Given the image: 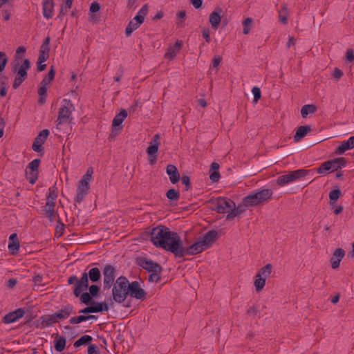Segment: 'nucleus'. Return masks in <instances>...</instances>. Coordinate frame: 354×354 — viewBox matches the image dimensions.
I'll return each mask as SVG.
<instances>
[{
  "label": "nucleus",
  "mask_w": 354,
  "mask_h": 354,
  "mask_svg": "<svg viewBox=\"0 0 354 354\" xmlns=\"http://www.w3.org/2000/svg\"><path fill=\"white\" fill-rule=\"evenodd\" d=\"M148 233L150 241L156 247L172 253L174 256L179 245L180 236L178 233L171 232L165 225H158Z\"/></svg>",
  "instance_id": "nucleus-1"
},
{
  "label": "nucleus",
  "mask_w": 354,
  "mask_h": 354,
  "mask_svg": "<svg viewBox=\"0 0 354 354\" xmlns=\"http://www.w3.org/2000/svg\"><path fill=\"white\" fill-rule=\"evenodd\" d=\"M10 67L12 73L15 75L12 88L16 90L28 78V71L31 67V62L28 59H24L22 64H20L18 57L16 56L15 60L11 62Z\"/></svg>",
  "instance_id": "nucleus-2"
},
{
  "label": "nucleus",
  "mask_w": 354,
  "mask_h": 354,
  "mask_svg": "<svg viewBox=\"0 0 354 354\" xmlns=\"http://www.w3.org/2000/svg\"><path fill=\"white\" fill-rule=\"evenodd\" d=\"M101 273L98 268H91L88 272H84L80 279L79 284L73 290V294L78 297L80 294L88 288V279L96 283L100 280Z\"/></svg>",
  "instance_id": "nucleus-3"
},
{
  "label": "nucleus",
  "mask_w": 354,
  "mask_h": 354,
  "mask_svg": "<svg viewBox=\"0 0 354 354\" xmlns=\"http://www.w3.org/2000/svg\"><path fill=\"white\" fill-rule=\"evenodd\" d=\"M129 281L121 276L117 279L112 289L113 300L119 304L123 303L128 296Z\"/></svg>",
  "instance_id": "nucleus-4"
},
{
  "label": "nucleus",
  "mask_w": 354,
  "mask_h": 354,
  "mask_svg": "<svg viewBox=\"0 0 354 354\" xmlns=\"http://www.w3.org/2000/svg\"><path fill=\"white\" fill-rule=\"evenodd\" d=\"M178 248L176 252L175 257L181 258L185 255H195L201 253L207 248L203 245L202 241L198 239V241L192 244L189 247H185L183 242L180 239L179 241Z\"/></svg>",
  "instance_id": "nucleus-5"
},
{
  "label": "nucleus",
  "mask_w": 354,
  "mask_h": 354,
  "mask_svg": "<svg viewBox=\"0 0 354 354\" xmlns=\"http://www.w3.org/2000/svg\"><path fill=\"white\" fill-rule=\"evenodd\" d=\"M310 172V170L303 169L290 171L288 174L279 176L277 179V184L280 187H283L290 183L299 180L308 175Z\"/></svg>",
  "instance_id": "nucleus-6"
},
{
  "label": "nucleus",
  "mask_w": 354,
  "mask_h": 354,
  "mask_svg": "<svg viewBox=\"0 0 354 354\" xmlns=\"http://www.w3.org/2000/svg\"><path fill=\"white\" fill-rule=\"evenodd\" d=\"M64 101L66 102V104L62 106L58 112V117L56 120V126L57 129L63 124H69L72 119L71 109L73 108V105L69 100H65Z\"/></svg>",
  "instance_id": "nucleus-7"
},
{
  "label": "nucleus",
  "mask_w": 354,
  "mask_h": 354,
  "mask_svg": "<svg viewBox=\"0 0 354 354\" xmlns=\"http://www.w3.org/2000/svg\"><path fill=\"white\" fill-rule=\"evenodd\" d=\"M212 209L218 214L228 213L234 207V202L227 198L219 197L212 202Z\"/></svg>",
  "instance_id": "nucleus-8"
},
{
  "label": "nucleus",
  "mask_w": 354,
  "mask_h": 354,
  "mask_svg": "<svg viewBox=\"0 0 354 354\" xmlns=\"http://www.w3.org/2000/svg\"><path fill=\"white\" fill-rule=\"evenodd\" d=\"M90 182L85 179H80L78 182L76 196L74 199L75 203L80 204L84 199V198L88 194L90 189ZM76 207V204H75Z\"/></svg>",
  "instance_id": "nucleus-9"
},
{
  "label": "nucleus",
  "mask_w": 354,
  "mask_h": 354,
  "mask_svg": "<svg viewBox=\"0 0 354 354\" xmlns=\"http://www.w3.org/2000/svg\"><path fill=\"white\" fill-rule=\"evenodd\" d=\"M137 299L144 300L146 299L147 293L140 287V283L137 281L129 282L128 295Z\"/></svg>",
  "instance_id": "nucleus-10"
},
{
  "label": "nucleus",
  "mask_w": 354,
  "mask_h": 354,
  "mask_svg": "<svg viewBox=\"0 0 354 354\" xmlns=\"http://www.w3.org/2000/svg\"><path fill=\"white\" fill-rule=\"evenodd\" d=\"M115 270L111 265H106L103 269L104 275V289H109L115 279Z\"/></svg>",
  "instance_id": "nucleus-11"
},
{
  "label": "nucleus",
  "mask_w": 354,
  "mask_h": 354,
  "mask_svg": "<svg viewBox=\"0 0 354 354\" xmlns=\"http://www.w3.org/2000/svg\"><path fill=\"white\" fill-rule=\"evenodd\" d=\"M127 111L125 109H122L113 118L112 122V131L111 136L117 135L122 129L120 125L124 120L127 117Z\"/></svg>",
  "instance_id": "nucleus-12"
},
{
  "label": "nucleus",
  "mask_w": 354,
  "mask_h": 354,
  "mask_svg": "<svg viewBox=\"0 0 354 354\" xmlns=\"http://www.w3.org/2000/svg\"><path fill=\"white\" fill-rule=\"evenodd\" d=\"M50 134L48 129H44L39 132V133L35 138L32 149L34 151L40 152L43 151L44 148L42 145L44 144Z\"/></svg>",
  "instance_id": "nucleus-13"
},
{
  "label": "nucleus",
  "mask_w": 354,
  "mask_h": 354,
  "mask_svg": "<svg viewBox=\"0 0 354 354\" xmlns=\"http://www.w3.org/2000/svg\"><path fill=\"white\" fill-rule=\"evenodd\" d=\"M218 239V232L214 230H209L203 236L199 237V239L203 243V245L208 249L212 247V244Z\"/></svg>",
  "instance_id": "nucleus-14"
},
{
  "label": "nucleus",
  "mask_w": 354,
  "mask_h": 354,
  "mask_svg": "<svg viewBox=\"0 0 354 354\" xmlns=\"http://www.w3.org/2000/svg\"><path fill=\"white\" fill-rule=\"evenodd\" d=\"M74 308L73 305L68 304L65 305L60 310L54 313V317L56 319H65L68 317L71 314H75Z\"/></svg>",
  "instance_id": "nucleus-15"
},
{
  "label": "nucleus",
  "mask_w": 354,
  "mask_h": 354,
  "mask_svg": "<svg viewBox=\"0 0 354 354\" xmlns=\"http://www.w3.org/2000/svg\"><path fill=\"white\" fill-rule=\"evenodd\" d=\"M54 0H43L42 10L43 16L46 19H50L53 16Z\"/></svg>",
  "instance_id": "nucleus-16"
},
{
  "label": "nucleus",
  "mask_w": 354,
  "mask_h": 354,
  "mask_svg": "<svg viewBox=\"0 0 354 354\" xmlns=\"http://www.w3.org/2000/svg\"><path fill=\"white\" fill-rule=\"evenodd\" d=\"M166 173L169 176L172 184H176L180 179V173L177 167L174 165H168L166 167Z\"/></svg>",
  "instance_id": "nucleus-17"
},
{
  "label": "nucleus",
  "mask_w": 354,
  "mask_h": 354,
  "mask_svg": "<svg viewBox=\"0 0 354 354\" xmlns=\"http://www.w3.org/2000/svg\"><path fill=\"white\" fill-rule=\"evenodd\" d=\"M354 148V136L350 137L347 140L343 141L341 145L335 149L336 154H342L346 151Z\"/></svg>",
  "instance_id": "nucleus-18"
},
{
  "label": "nucleus",
  "mask_w": 354,
  "mask_h": 354,
  "mask_svg": "<svg viewBox=\"0 0 354 354\" xmlns=\"http://www.w3.org/2000/svg\"><path fill=\"white\" fill-rule=\"evenodd\" d=\"M258 198L257 195L254 191L243 198V204L245 207L257 206L261 203Z\"/></svg>",
  "instance_id": "nucleus-19"
},
{
  "label": "nucleus",
  "mask_w": 354,
  "mask_h": 354,
  "mask_svg": "<svg viewBox=\"0 0 354 354\" xmlns=\"http://www.w3.org/2000/svg\"><path fill=\"white\" fill-rule=\"evenodd\" d=\"M222 9L218 8L216 11L212 12L209 15V23L213 29L216 30L221 21V13Z\"/></svg>",
  "instance_id": "nucleus-20"
},
{
  "label": "nucleus",
  "mask_w": 354,
  "mask_h": 354,
  "mask_svg": "<svg viewBox=\"0 0 354 354\" xmlns=\"http://www.w3.org/2000/svg\"><path fill=\"white\" fill-rule=\"evenodd\" d=\"M159 263L147 258H140L138 260V265L147 271H151L152 269H157Z\"/></svg>",
  "instance_id": "nucleus-21"
},
{
  "label": "nucleus",
  "mask_w": 354,
  "mask_h": 354,
  "mask_svg": "<svg viewBox=\"0 0 354 354\" xmlns=\"http://www.w3.org/2000/svg\"><path fill=\"white\" fill-rule=\"evenodd\" d=\"M183 42L181 41H176L175 44L173 46L169 47L167 49V51L165 54V58L172 59H174L176 54L180 51L182 48Z\"/></svg>",
  "instance_id": "nucleus-22"
},
{
  "label": "nucleus",
  "mask_w": 354,
  "mask_h": 354,
  "mask_svg": "<svg viewBox=\"0 0 354 354\" xmlns=\"http://www.w3.org/2000/svg\"><path fill=\"white\" fill-rule=\"evenodd\" d=\"M310 131L311 127L309 125L300 126L293 136L294 141L299 142L302 138H304Z\"/></svg>",
  "instance_id": "nucleus-23"
},
{
  "label": "nucleus",
  "mask_w": 354,
  "mask_h": 354,
  "mask_svg": "<svg viewBox=\"0 0 354 354\" xmlns=\"http://www.w3.org/2000/svg\"><path fill=\"white\" fill-rule=\"evenodd\" d=\"M254 192L259 198L258 199L261 201V203L268 202L272 198L273 194V192L270 189H263Z\"/></svg>",
  "instance_id": "nucleus-24"
},
{
  "label": "nucleus",
  "mask_w": 354,
  "mask_h": 354,
  "mask_svg": "<svg viewBox=\"0 0 354 354\" xmlns=\"http://www.w3.org/2000/svg\"><path fill=\"white\" fill-rule=\"evenodd\" d=\"M66 344V337L57 334L54 339V347L57 352H62L64 350Z\"/></svg>",
  "instance_id": "nucleus-25"
},
{
  "label": "nucleus",
  "mask_w": 354,
  "mask_h": 354,
  "mask_svg": "<svg viewBox=\"0 0 354 354\" xmlns=\"http://www.w3.org/2000/svg\"><path fill=\"white\" fill-rule=\"evenodd\" d=\"M331 162V171H338L342 168L344 167L346 164V160L344 158H336L330 160Z\"/></svg>",
  "instance_id": "nucleus-26"
},
{
  "label": "nucleus",
  "mask_w": 354,
  "mask_h": 354,
  "mask_svg": "<svg viewBox=\"0 0 354 354\" xmlns=\"http://www.w3.org/2000/svg\"><path fill=\"white\" fill-rule=\"evenodd\" d=\"M245 208L246 207L243 205V204L236 207V204L234 203V207L232 208L231 212L227 214L226 220L231 221L235 216H239L245 211Z\"/></svg>",
  "instance_id": "nucleus-27"
},
{
  "label": "nucleus",
  "mask_w": 354,
  "mask_h": 354,
  "mask_svg": "<svg viewBox=\"0 0 354 354\" xmlns=\"http://www.w3.org/2000/svg\"><path fill=\"white\" fill-rule=\"evenodd\" d=\"M91 306L93 313L108 311L109 308L108 304L105 301L96 302L94 301V302L91 304Z\"/></svg>",
  "instance_id": "nucleus-28"
},
{
  "label": "nucleus",
  "mask_w": 354,
  "mask_h": 354,
  "mask_svg": "<svg viewBox=\"0 0 354 354\" xmlns=\"http://www.w3.org/2000/svg\"><path fill=\"white\" fill-rule=\"evenodd\" d=\"M41 328L49 327L53 324L59 322V321L56 319L55 317H54V313L50 316H42L41 317Z\"/></svg>",
  "instance_id": "nucleus-29"
},
{
  "label": "nucleus",
  "mask_w": 354,
  "mask_h": 354,
  "mask_svg": "<svg viewBox=\"0 0 354 354\" xmlns=\"http://www.w3.org/2000/svg\"><path fill=\"white\" fill-rule=\"evenodd\" d=\"M272 269V266L270 263H268L259 270V271L256 274L255 277H260L265 278V279L266 280V279L271 274Z\"/></svg>",
  "instance_id": "nucleus-30"
},
{
  "label": "nucleus",
  "mask_w": 354,
  "mask_h": 354,
  "mask_svg": "<svg viewBox=\"0 0 354 354\" xmlns=\"http://www.w3.org/2000/svg\"><path fill=\"white\" fill-rule=\"evenodd\" d=\"M317 111V106L315 104H305L301 107V115L303 118H307L310 113H314Z\"/></svg>",
  "instance_id": "nucleus-31"
},
{
  "label": "nucleus",
  "mask_w": 354,
  "mask_h": 354,
  "mask_svg": "<svg viewBox=\"0 0 354 354\" xmlns=\"http://www.w3.org/2000/svg\"><path fill=\"white\" fill-rule=\"evenodd\" d=\"M330 171H331V162L330 160L322 162L320 166L317 168V172L322 176H326Z\"/></svg>",
  "instance_id": "nucleus-32"
},
{
  "label": "nucleus",
  "mask_w": 354,
  "mask_h": 354,
  "mask_svg": "<svg viewBox=\"0 0 354 354\" xmlns=\"http://www.w3.org/2000/svg\"><path fill=\"white\" fill-rule=\"evenodd\" d=\"M92 341L93 337L91 336L84 335L82 336L80 339H78L77 341H75L74 342L73 346L77 348L82 345H88L90 344Z\"/></svg>",
  "instance_id": "nucleus-33"
},
{
  "label": "nucleus",
  "mask_w": 354,
  "mask_h": 354,
  "mask_svg": "<svg viewBox=\"0 0 354 354\" xmlns=\"http://www.w3.org/2000/svg\"><path fill=\"white\" fill-rule=\"evenodd\" d=\"M55 75V70L54 66H51L50 68L46 75V76L44 77V78L41 82V84L47 85L48 86L51 81L53 80Z\"/></svg>",
  "instance_id": "nucleus-34"
},
{
  "label": "nucleus",
  "mask_w": 354,
  "mask_h": 354,
  "mask_svg": "<svg viewBox=\"0 0 354 354\" xmlns=\"http://www.w3.org/2000/svg\"><path fill=\"white\" fill-rule=\"evenodd\" d=\"M342 192L339 189H333L329 193L330 205L334 207L335 202L341 196Z\"/></svg>",
  "instance_id": "nucleus-35"
},
{
  "label": "nucleus",
  "mask_w": 354,
  "mask_h": 354,
  "mask_svg": "<svg viewBox=\"0 0 354 354\" xmlns=\"http://www.w3.org/2000/svg\"><path fill=\"white\" fill-rule=\"evenodd\" d=\"M279 19L283 24L288 23V9L286 5H283L279 11Z\"/></svg>",
  "instance_id": "nucleus-36"
},
{
  "label": "nucleus",
  "mask_w": 354,
  "mask_h": 354,
  "mask_svg": "<svg viewBox=\"0 0 354 354\" xmlns=\"http://www.w3.org/2000/svg\"><path fill=\"white\" fill-rule=\"evenodd\" d=\"M166 197L170 201H178L180 198V192L175 189H170L167 192Z\"/></svg>",
  "instance_id": "nucleus-37"
},
{
  "label": "nucleus",
  "mask_w": 354,
  "mask_h": 354,
  "mask_svg": "<svg viewBox=\"0 0 354 354\" xmlns=\"http://www.w3.org/2000/svg\"><path fill=\"white\" fill-rule=\"evenodd\" d=\"M140 27V25L137 22H135L133 19L131 20L126 27L125 29V35L129 37L131 35V33L136 30L137 28Z\"/></svg>",
  "instance_id": "nucleus-38"
},
{
  "label": "nucleus",
  "mask_w": 354,
  "mask_h": 354,
  "mask_svg": "<svg viewBox=\"0 0 354 354\" xmlns=\"http://www.w3.org/2000/svg\"><path fill=\"white\" fill-rule=\"evenodd\" d=\"M80 301L82 303L85 305H91L94 301L93 300V297L88 292H82L80 295Z\"/></svg>",
  "instance_id": "nucleus-39"
},
{
  "label": "nucleus",
  "mask_w": 354,
  "mask_h": 354,
  "mask_svg": "<svg viewBox=\"0 0 354 354\" xmlns=\"http://www.w3.org/2000/svg\"><path fill=\"white\" fill-rule=\"evenodd\" d=\"M252 22H253L252 19L250 17L246 18L243 21V33L244 35H247L250 32L251 28H252Z\"/></svg>",
  "instance_id": "nucleus-40"
},
{
  "label": "nucleus",
  "mask_w": 354,
  "mask_h": 354,
  "mask_svg": "<svg viewBox=\"0 0 354 354\" xmlns=\"http://www.w3.org/2000/svg\"><path fill=\"white\" fill-rule=\"evenodd\" d=\"M41 162L40 159H35L32 160L27 166L26 170L29 169L31 171L39 173V166Z\"/></svg>",
  "instance_id": "nucleus-41"
},
{
  "label": "nucleus",
  "mask_w": 354,
  "mask_h": 354,
  "mask_svg": "<svg viewBox=\"0 0 354 354\" xmlns=\"http://www.w3.org/2000/svg\"><path fill=\"white\" fill-rule=\"evenodd\" d=\"M58 189L55 185L49 188L48 194L47 196V200L55 201L58 196Z\"/></svg>",
  "instance_id": "nucleus-42"
},
{
  "label": "nucleus",
  "mask_w": 354,
  "mask_h": 354,
  "mask_svg": "<svg viewBox=\"0 0 354 354\" xmlns=\"http://www.w3.org/2000/svg\"><path fill=\"white\" fill-rule=\"evenodd\" d=\"M26 179L28 180V182L33 185L36 183V181L38 179L39 177V173L31 171L30 173L28 172V171H26Z\"/></svg>",
  "instance_id": "nucleus-43"
},
{
  "label": "nucleus",
  "mask_w": 354,
  "mask_h": 354,
  "mask_svg": "<svg viewBox=\"0 0 354 354\" xmlns=\"http://www.w3.org/2000/svg\"><path fill=\"white\" fill-rule=\"evenodd\" d=\"M20 245L19 241H10L8 244V250L10 253L12 255H15L17 253L19 249Z\"/></svg>",
  "instance_id": "nucleus-44"
},
{
  "label": "nucleus",
  "mask_w": 354,
  "mask_h": 354,
  "mask_svg": "<svg viewBox=\"0 0 354 354\" xmlns=\"http://www.w3.org/2000/svg\"><path fill=\"white\" fill-rule=\"evenodd\" d=\"M266 284V279L263 277H255L254 280V286L256 288V290L259 292V290H262Z\"/></svg>",
  "instance_id": "nucleus-45"
},
{
  "label": "nucleus",
  "mask_w": 354,
  "mask_h": 354,
  "mask_svg": "<svg viewBox=\"0 0 354 354\" xmlns=\"http://www.w3.org/2000/svg\"><path fill=\"white\" fill-rule=\"evenodd\" d=\"M8 59L6 54L4 52H0V73H1L8 63Z\"/></svg>",
  "instance_id": "nucleus-46"
},
{
  "label": "nucleus",
  "mask_w": 354,
  "mask_h": 354,
  "mask_svg": "<svg viewBox=\"0 0 354 354\" xmlns=\"http://www.w3.org/2000/svg\"><path fill=\"white\" fill-rule=\"evenodd\" d=\"M49 53H50L49 50L43 49V48H40L39 55L37 61L44 62H46L49 58Z\"/></svg>",
  "instance_id": "nucleus-47"
},
{
  "label": "nucleus",
  "mask_w": 354,
  "mask_h": 354,
  "mask_svg": "<svg viewBox=\"0 0 354 354\" xmlns=\"http://www.w3.org/2000/svg\"><path fill=\"white\" fill-rule=\"evenodd\" d=\"M86 315H81L79 316H75V317H71L69 319V323L71 324H80V323H82L83 322H86Z\"/></svg>",
  "instance_id": "nucleus-48"
},
{
  "label": "nucleus",
  "mask_w": 354,
  "mask_h": 354,
  "mask_svg": "<svg viewBox=\"0 0 354 354\" xmlns=\"http://www.w3.org/2000/svg\"><path fill=\"white\" fill-rule=\"evenodd\" d=\"M3 321L5 324H11L17 321L14 314L12 312H10L6 314L3 318Z\"/></svg>",
  "instance_id": "nucleus-49"
},
{
  "label": "nucleus",
  "mask_w": 354,
  "mask_h": 354,
  "mask_svg": "<svg viewBox=\"0 0 354 354\" xmlns=\"http://www.w3.org/2000/svg\"><path fill=\"white\" fill-rule=\"evenodd\" d=\"M89 294L94 298H96L100 292V287L97 285H91L89 288Z\"/></svg>",
  "instance_id": "nucleus-50"
},
{
  "label": "nucleus",
  "mask_w": 354,
  "mask_h": 354,
  "mask_svg": "<svg viewBox=\"0 0 354 354\" xmlns=\"http://www.w3.org/2000/svg\"><path fill=\"white\" fill-rule=\"evenodd\" d=\"M252 92L254 95L253 102H257L261 97V93L260 88L259 87L254 86L252 89Z\"/></svg>",
  "instance_id": "nucleus-51"
},
{
  "label": "nucleus",
  "mask_w": 354,
  "mask_h": 354,
  "mask_svg": "<svg viewBox=\"0 0 354 354\" xmlns=\"http://www.w3.org/2000/svg\"><path fill=\"white\" fill-rule=\"evenodd\" d=\"M158 151V147H157V146L151 145L149 144V146L147 148L146 152L149 156H153L157 155Z\"/></svg>",
  "instance_id": "nucleus-52"
},
{
  "label": "nucleus",
  "mask_w": 354,
  "mask_h": 354,
  "mask_svg": "<svg viewBox=\"0 0 354 354\" xmlns=\"http://www.w3.org/2000/svg\"><path fill=\"white\" fill-rule=\"evenodd\" d=\"M344 255H345V251L342 248H337L334 251L332 257H333L334 259L337 258V259H339L340 261H342V259H343Z\"/></svg>",
  "instance_id": "nucleus-53"
},
{
  "label": "nucleus",
  "mask_w": 354,
  "mask_h": 354,
  "mask_svg": "<svg viewBox=\"0 0 354 354\" xmlns=\"http://www.w3.org/2000/svg\"><path fill=\"white\" fill-rule=\"evenodd\" d=\"M182 183L185 185V191H188L191 188L190 178L188 176H183L180 178Z\"/></svg>",
  "instance_id": "nucleus-54"
},
{
  "label": "nucleus",
  "mask_w": 354,
  "mask_h": 354,
  "mask_svg": "<svg viewBox=\"0 0 354 354\" xmlns=\"http://www.w3.org/2000/svg\"><path fill=\"white\" fill-rule=\"evenodd\" d=\"M177 17L179 19L180 21L177 23V25L180 27H183V21L185 19L186 12L185 10L180 11L177 13Z\"/></svg>",
  "instance_id": "nucleus-55"
},
{
  "label": "nucleus",
  "mask_w": 354,
  "mask_h": 354,
  "mask_svg": "<svg viewBox=\"0 0 354 354\" xmlns=\"http://www.w3.org/2000/svg\"><path fill=\"white\" fill-rule=\"evenodd\" d=\"M160 136L158 133L155 134L153 136V138L151 139V142H149L150 145L157 146V147L159 148V146L160 145Z\"/></svg>",
  "instance_id": "nucleus-56"
},
{
  "label": "nucleus",
  "mask_w": 354,
  "mask_h": 354,
  "mask_svg": "<svg viewBox=\"0 0 354 354\" xmlns=\"http://www.w3.org/2000/svg\"><path fill=\"white\" fill-rule=\"evenodd\" d=\"M93 174V168L88 167L86 174L82 177V179H85L87 181L91 182Z\"/></svg>",
  "instance_id": "nucleus-57"
},
{
  "label": "nucleus",
  "mask_w": 354,
  "mask_h": 354,
  "mask_svg": "<svg viewBox=\"0 0 354 354\" xmlns=\"http://www.w3.org/2000/svg\"><path fill=\"white\" fill-rule=\"evenodd\" d=\"M15 318L18 320L19 318H21L25 314L24 308H17V310L12 311Z\"/></svg>",
  "instance_id": "nucleus-58"
},
{
  "label": "nucleus",
  "mask_w": 354,
  "mask_h": 354,
  "mask_svg": "<svg viewBox=\"0 0 354 354\" xmlns=\"http://www.w3.org/2000/svg\"><path fill=\"white\" fill-rule=\"evenodd\" d=\"M259 310L257 306H250L247 310V315L250 316H255L257 313H259Z\"/></svg>",
  "instance_id": "nucleus-59"
},
{
  "label": "nucleus",
  "mask_w": 354,
  "mask_h": 354,
  "mask_svg": "<svg viewBox=\"0 0 354 354\" xmlns=\"http://www.w3.org/2000/svg\"><path fill=\"white\" fill-rule=\"evenodd\" d=\"M202 35H203V37H204V39H205V41L207 42V43H209L211 41V38H210V30L208 28H205L203 29L202 30Z\"/></svg>",
  "instance_id": "nucleus-60"
},
{
  "label": "nucleus",
  "mask_w": 354,
  "mask_h": 354,
  "mask_svg": "<svg viewBox=\"0 0 354 354\" xmlns=\"http://www.w3.org/2000/svg\"><path fill=\"white\" fill-rule=\"evenodd\" d=\"M88 354H99L100 351L97 346L95 344H89L88 347Z\"/></svg>",
  "instance_id": "nucleus-61"
},
{
  "label": "nucleus",
  "mask_w": 354,
  "mask_h": 354,
  "mask_svg": "<svg viewBox=\"0 0 354 354\" xmlns=\"http://www.w3.org/2000/svg\"><path fill=\"white\" fill-rule=\"evenodd\" d=\"M100 10V5L97 1H93L90 6V12L92 13H95Z\"/></svg>",
  "instance_id": "nucleus-62"
},
{
  "label": "nucleus",
  "mask_w": 354,
  "mask_h": 354,
  "mask_svg": "<svg viewBox=\"0 0 354 354\" xmlns=\"http://www.w3.org/2000/svg\"><path fill=\"white\" fill-rule=\"evenodd\" d=\"M161 273H151L149 276V281H155L158 282L161 277H160Z\"/></svg>",
  "instance_id": "nucleus-63"
},
{
  "label": "nucleus",
  "mask_w": 354,
  "mask_h": 354,
  "mask_svg": "<svg viewBox=\"0 0 354 354\" xmlns=\"http://www.w3.org/2000/svg\"><path fill=\"white\" fill-rule=\"evenodd\" d=\"M346 57L348 62H351L354 60V50L352 48H348L346 53Z\"/></svg>",
  "instance_id": "nucleus-64"
}]
</instances>
